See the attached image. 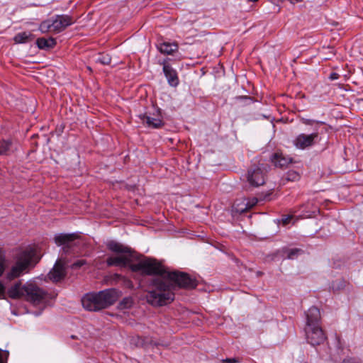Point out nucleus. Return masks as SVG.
<instances>
[{
	"mask_svg": "<svg viewBox=\"0 0 363 363\" xmlns=\"http://www.w3.org/2000/svg\"><path fill=\"white\" fill-rule=\"evenodd\" d=\"M34 255L32 250H24L18 256L16 263L7 272V260L5 250L0 247V299L6 294V284L28 272V267Z\"/></svg>",
	"mask_w": 363,
	"mask_h": 363,
	"instance_id": "1",
	"label": "nucleus"
},
{
	"mask_svg": "<svg viewBox=\"0 0 363 363\" xmlns=\"http://www.w3.org/2000/svg\"><path fill=\"white\" fill-rule=\"evenodd\" d=\"M7 294L12 299L23 298L33 305L46 303L57 296L55 292L49 293L34 282L28 281L23 285L21 281H16L9 288Z\"/></svg>",
	"mask_w": 363,
	"mask_h": 363,
	"instance_id": "2",
	"label": "nucleus"
},
{
	"mask_svg": "<svg viewBox=\"0 0 363 363\" xmlns=\"http://www.w3.org/2000/svg\"><path fill=\"white\" fill-rule=\"evenodd\" d=\"M174 286L165 278L150 280L146 290V301L154 307L166 306L174 300Z\"/></svg>",
	"mask_w": 363,
	"mask_h": 363,
	"instance_id": "3",
	"label": "nucleus"
},
{
	"mask_svg": "<svg viewBox=\"0 0 363 363\" xmlns=\"http://www.w3.org/2000/svg\"><path fill=\"white\" fill-rule=\"evenodd\" d=\"M116 301L115 293L112 289L86 294L82 298L83 307L89 311H97L106 308L113 305Z\"/></svg>",
	"mask_w": 363,
	"mask_h": 363,
	"instance_id": "4",
	"label": "nucleus"
},
{
	"mask_svg": "<svg viewBox=\"0 0 363 363\" xmlns=\"http://www.w3.org/2000/svg\"><path fill=\"white\" fill-rule=\"evenodd\" d=\"M129 269L142 276H161L165 278L167 270L155 258L144 257L138 262L129 264Z\"/></svg>",
	"mask_w": 363,
	"mask_h": 363,
	"instance_id": "5",
	"label": "nucleus"
},
{
	"mask_svg": "<svg viewBox=\"0 0 363 363\" xmlns=\"http://www.w3.org/2000/svg\"><path fill=\"white\" fill-rule=\"evenodd\" d=\"M165 279L174 286V289L178 288L185 289H195L198 285L196 279L192 278L189 274L179 271H167Z\"/></svg>",
	"mask_w": 363,
	"mask_h": 363,
	"instance_id": "6",
	"label": "nucleus"
},
{
	"mask_svg": "<svg viewBox=\"0 0 363 363\" xmlns=\"http://www.w3.org/2000/svg\"><path fill=\"white\" fill-rule=\"evenodd\" d=\"M267 169L264 164L252 165L247 170L246 179L250 186L257 187L265 183Z\"/></svg>",
	"mask_w": 363,
	"mask_h": 363,
	"instance_id": "7",
	"label": "nucleus"
},
{
	"mask_svg": "<svg viewBox=\"0 0 363 363\" xmlns=\"http://www.w3.org/2000/svg\"><path fill=\"white\" fill-rule=\"evenodd\" d=\"M305 332L308 342L313 346L323 344L327 338L320 325L305 328Z\"/></svg>",
	"mask_w": 363,
	"mask_h": 363,
	"instance_id": "8",
	"label": "nucleus"
},
{
	"mask_svg": "<svg viewBox=\"0 0 363 363\" xmlns=\"http://www.w3.org/2000/svg\"><path fill=\"white\" fill-rule=\"evenodd\" d=\"M52 18L54 23L55 33L63 31L67 27L74 23V20L68 15H57Z\"/></svg>",
	"mask_w": 363,
	"mask_h": 363,
	"instance_id": "9",
	"label": "nucleus"
},
{
	"mask_svg": "<svg viewBox=\"0 0 363 363\" xmlns=\"http://www.w3.org/2000/svg\"><path fill=\"white\" fill-rule=\"evenodd\" d=\"M67 274L65 266L61 263L60 260H57L53 268L48 274V277L52 282L61 281Z\"/></svg>",
	"mask_w": 363,
	"mask_h": 363,
	"instance_id": "10",
	"label": "nucleus"
},
{
	"mask_svg": "<svg viewBox=\"0 0 363 363\" xmlns=\"http://www.w3.org/2000/svg\"><path fill=\"white\" fill-rule=\"evenodd\" d=\"M317 133L310 135L300 134L294 141L295 145L300 149L307 148L314 144V140L318 138Z\"/></svg>",
	"mask_w": 363,
	"mask_h": 363,
	"instance_id": "11",
	"label": "nucleus"
},
{
	"mask_svg": "<svg viewBox=\"0 0 363 363\" xmlns=\"http://www.w3.org/2000/svg\"><path fill=\"white\" fill-rule=\"evenodd\" d=\"M320 310L315 306L311 307L306 312V328L320 325Z\"/></svg>",
	"mask_w": 363,
	"mask_h": 363,
	"instance_id": "12",
	"label": "nucleus"
},
{
	"mask_svg": "<svg viewBox=\"0 0 363 363\" xmlns=\"http://www.w3.org/2000/svg\"><path fill=\"white\" fill-rule=\"evenodd\" d=\"M139 117L150 128H159L164 125L162 115H139Z\"/></svg>",
	"mask_w": 363,
	"mask_h": 363,
	"instance_id": "13",
	"label": "nucleus"
},
{
	"mask_svg": "<svg viewBox=\"0 0 363 363\" xmlns=\"http://www.w3.org/2000/svg\"><path fill=\"white\" fill-rule=\"evenodd\" d=\"M271 161L275 167L284 168L292 162V159L284 155L282 152H277L272 155Z\"/></svg>",
	"mask_w": 363,
	"mask_h": 363,
	"instance_id": "14",
	"label": "nucleus"
},
{
	"mask_svg": "<svg viewBox=\"0 0 363 363\" xmlns=\"http://www.w3.org/2000/svg\"><path fill=\"white\" fill-rule=\"evenodd\" d=\"M106 264L108 267H128L129 268V264H133V262L130 259L126 256L121 255L108 257L106 259Z\"/></svg>",
	"mask_w": 363,
	"mask_h": 363,
	"instance_id": "15",
	"label": "nucleus"
},
{
	"mask_svg": "<svg viewBox=\"0 0 363 363\" xmlns=\"http://www.w3.org/2000/svg\"><path fill=\"white\" fill-rule=\"evenodd\" d=\"M163 72L170 86H177L179 84L177 72L169 65L163 64Z\"/></svg>",
	"mask_w": 363,
	"mask_h": 363,
	"instance_id": "16",
	"label": "nucleus"
},
{
	"mask_svg": "<svg viewBox=\"0 0 363 363\" xmlns=\"http://www.w3.org/2000/svg\"><path fill=\"white\" fill-rule=\"evenodd\" d=\"M78 235L76 233L64 234L60 233L55 237V242L57 245H66L69 247L70 243L78 238Z\"/></svg>",
	"mask_w": 363,
	"mask_h": 363,
	"instance_id": "17",
	"label": "nucleus"
},
{
	"mask_svg": "<svg viewBox=\"0 0 363 363\" xmlns=\"http://www.w3.org/2000/svg\"><path fill=\"white\" fill-rule=\"evenodd\" d=\"M106 247L110 251L116 253L128 255H130L132 253V250L130 247L125 246L113 240L108 242Z\"/></svg>",
	"mask_w": 363,
	"mask_h": 363,
	"instance_id": "18",
	"label": "nucleus"
},
{
	"mask_svg": "<svg viewBox=\"0 0 363 363\" xmlns=\"http://www.w3.org/2000/svg\"><path fill=\"white\" fill-rule=\"evenodd\" d=\"M36 44L38 48L41 50H49L55 47L56 45V40L53 38H39L36 40Z\"/></svg>",
	"mask_w": 363,
	"mask_h": 363,
	"instance_id": "19",
	"label": "nucleus"
},
{
	"mask_svg": "<svg viewBox=\"0 0 363 363\" xmlns=\"http://www.w3.org/2000/svg\"><path fill=\"white\" fill-rule=\"evenodd\" d=\"M135 344L137 347L147 348L150 346H157L158 343L155 342L150 337H137L135 340Z\"/></svg>",
	"mask_w": 363,
	"mask_h": 363,
	"instance_id": "20",
	"label": "nucleus"
},
{
	"mask_svg": "<svg viewBox=\"0 0 363 363\" xmlns=\"http://www.w3.org/2000/svg\"><path fill=\"white\" fill-rule=\"evenodd\" d=\"M159 50L162 53L171 55L178 50V45L176 43H163L160 45Z\"/></svg>",
	"mask_w": 363,
	"mask_h": 363,
	"instance_id": "21",
	"label": "nucleus"
},
{
	"mask_svg": "<svg viewBox=\"0 0 363 363\" xmlns=\"http://www.w3.org/2000/svg\"><path fill=\"white\" fill-rule=\"evenodd\" d=\"M33 39V35L30 32H22L16 34L13 40L16 43H26L31 41Z\"/></svg>",
	"mask_w": 363,
	"mask_h": 363,
	"instance_id": "22",
	"label": "nucleus"
},
{
	"mask_svg": "<svg viewBox=\"0 0 363 363\" xmlns=\"http://www.w3.org/2000/svg\"><path fill=\"white\" fill-rule=\"evenodd\" d=\"M39 30L43 33H55V28H54V23L52 18H49L45 21H43L41 22V23L39 26Z\"/></svg>",
	"mask_w": 363,
	"mask_h": 363,
	"instance_id": "23",
	"label": "nucleus"
},
{
	"mask_svg": "<svg viewBox=\"0 0 363 363\" xmlns=\"http://www.w3.org/2000/svg\"><path fill=\"white\" fill-rule=\"evenodd\" d=\"M283 254L286 258L294 259L303 253V250L299 248H284Z\"/></svg>",
	"mask_w": 363,
	"mask_h": 363,
	"instance_id": "24",
	"label": "nucleus"
},
{
	"mask_svg": "<svg viewBox=\"0 0 363 363\" xmlns=\"http://www.w3.org/2000/svg\"><path fill=\"white\" fill-rule=\"evenodd\" d=\"M11 142L9 140L0 141V155H7L9 153Z\"/></svg>",
	"mask_w": 363,
	"mask_h": 363,
	"instance_id": "25",
	"label": "nucleus"
},
{
	"mask_svg": "<svg viewBox=\"0 0 363 363\" xmlns=\"http://www.w3.org/2000/svg\"><path fill=\"white\" fill-rule=\"evenodd\" d=\"M301 179L299 172L295 170H289L286 172L284 179L289 182H296Z\"/></svg>",
	"mask_w": 363,
	"mask_h": 363,
	"instance_id": "26",
	"label": "nucleus"
},
{
	"mask_svg": "<svg viewBox=\"0 0 363 363\" xmlns=\"http://www.w3.org/2000/svg\"><path fill=\"white\" fill-rule=\"evenodd\" d=\"M111 58L109 55H101L98 57L96 62L102 65H109L111 63Z\"/></svg>",
	"mask_w": 363,
	"mask_h": 363,
	"instance_id": "27",
	"label": "nucleus"
},
{
	"mask_svg": "<svg viewBox=\"0 0 363 363\" xmlns=\"http://www.w3.org/2000/svg\"><path fill=\"white\" fill-rule=\"evenodd\" d=\"M257 201H258V200L257 198H252L251 200L248 201L246 203V207L244 209H242L241 211L243 212L245 211L252 208L253 206H255L257 204Z\"/></svg>",
	"mask_w": 363,
	"mask_h": 363,
	"instance_id": "28",
	"label": "nucleus"
},
{
	"mask_svg": "<svg viewBox=\"0 0 363 363\" xmlns=\"http://www.w3.org/2000/svg\"><path fill=\"white\" fill-rule=\"evenodd\" d=\"M239 103H244L246 105H250L253 103L252 98L247 96H240L237 98Z\"/></svg>",
	"mask_w": 363,
	"mask_h": 363,
	"instance_id": "29",
	"label": "nucleus"
},
{
	"mask_svg": "<svg viewBox=\"0 0 363 363\" xmlns=\"http://www.w3.org/2000/svg\"><path fill=\"white\" fill-rule=\"evenodd\" d=\"M262 116H263V118L269 119L272 121H275L276 122H283V123H287V121H288V118H284L283 117H281L280 118H272L271 115H262Z\"/></svg>",
	"mask_w": 363,
	"mask_h": 363,
	"instance_id": "30",
	"label": "nucleus"
},
{
	"mask_svg": "<svg viewBox=\"0 0 363 363\" xmlns=\"http://www.w3.org/2000/svg\"><path fill=\"white\" fill-rule=\"evenodd\" d=\"M242 361L240 357L226 358L221 359L222 363H239Z\"/></svg>",
	"mask_w": 363,
	"mask_h": 363,
	"instance_id": "31",
	"label": "nucleus"
},
{
	"mask_svg": "<svg viewBox=\"0 0 363 363\" xmlns=\"http://www.w3.org/2000/svg\"><path fill=\"white\" fill-rule=\"evenodd\" d=\"M86 264V262L85 259H79L72 264V269H78Z\"/></svg>",
	"mask_w": 363,
	"mask_h": 363,
	"instance_id": "32",
	"label": "nucleus"
},
{
	"mask_svg": "<svg viewBox=\"0 0 363 363\" xmlns=\"http://www.w3.org/2000/svg\"><path fill=\"white\" fill-rule=\"evenodd\" d=\"M8 354L9 353L6 351H3L0 349V363H6Z\"/></svg>",
	"mask_w": 363,
	"mask_h": 363,
	"instance_id": "33",
	"label": "nucleus"
},
{
	"mask_svg": "<svg viewBox=\"0 0 363 363\" xmlns=\"http://www.w3.org/2000/svg\"><path fill=\"white\" fill-rule=\"evenodd\" d=\"M292 218L293 216H284L282 217L281 222L283 224V225H286L290 223Z\"/></svg>",
	"mask_w": 363,
	"mask_h": 363,
	"instance_id": "34",
	"label": "nucleus"
},
{
	"mask_svg": "<svg viewBox=\"0 0 363 363\" xmlns=\"http://www.w3.org/2000/svg\"><path fill=\"white\" fill-rule=\"evenodd\" d=\"M338 78H339V74L336 72H333L329 76V79L331 80H336Z\"/></svg>",
	"mask_w": 363,
	"mask_h": 363,
	"instance_id": "35",
	"label": "nucleus"
},
{
	"mask_svg": "<svg viewBox=\"0 0 363 363\" xmlns=\"http://www.w3.org/2000/svg\"><path fill=\"white\" fill-rule=\"evenodd\" d=\"M344 286H345V282L344 281H341L340 284V286H335V284H333V290H335V289H340L343 288Z\"/></svg>",
	"mask_w": 363,
	"mask_h": 363,
	"instance_id": "36",
	"label": "nucleus"
},
{
	"mask_svg": "<svg viewBox=\"0 0 363 363\" xmlns=\"http://www.w3.org/2000/svg\"><path fill=\"white\" fill-rule=\"evenodd\" d=\"M341 363H356L354 359L352 358H345Z\"/></svg>",
	"mask_w": 363,
	"mask_h": 363,
	"instance_id": "37",
	"label": "nucleus"
},
{
	"mask_svg": "<svg viewBox=\"0 0 363 363\" xmlns=\"http://www.w3.org/2000/svg\"><path fill=\"white\" fill-rule=\"evenodd\" d=\"M247 1H250V2H256V1H257L258 0H247Z\"/></svg>",
	"mask_w": 363,
	"mask_h": 363,
	"instance_id": "38",
	"label": "nucleus"
}]
</instances>
